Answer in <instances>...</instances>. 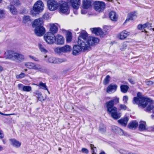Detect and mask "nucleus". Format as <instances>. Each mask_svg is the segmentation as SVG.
Masks as SVG:
<instances>
[{"mask_svg": "<svg viewBox=\"0 0 154 154\" xmlns=\"http://www.w3.org/2000/svg\"><path fill=\"white\" fill-rule=\"evenodd\" d=\"M5 11L2 9H0V18L5 17Z\"/></svg>", "mask_w": 154, "mask_h": 154, "instance_id": "nucleus-45", "label": "nucleus"}, {"mask_svg": "<svg viewBox=\"0 0 154 154\" xmlns=\"http://www.w3.org/2000/svg\"><path fill=\"white\" fill-rule=\"evenodd\" d=\"M106 105L107 112L109 113L112 111H115L117 108L114 106V104L112 103V101H109L106 103Z\"/></svg>", "mask_w": 154, "mask_h": 154, "instance_id": "nucleus-10", "label": "nucleus"}, {"mask_svg": "<svg viewBox=\"0 0 154 154\" xmlns=\"http://www.w3.org/2000/svg\"><path fill=\"white\" fill-rule=\"evenodd\" d=\"M10 11L14 15L17 14V9L13 5H11Z\"/></svg>", "mask_w": 154, "mask_h": 154, "instance_id": "nucleus-36", "label": "nucleus"}, {"mask_svg": "<svg viewBox=\"0 0 154 154\" xmlns=\"http://www.w3.org/2000/svg\"><path fill=\"white\" fill-rule=\"evenodd\" d=\"M117 86L116 85H110L107 88L106 91L108 93L115 92L116 90Z\"/></svg>", "mask_w": 154, "mask_h": 154, "instance_id": "nucleus-22", "label": "nucleus"}, {"mask_svg": "<svg viewBox=\"0 0 154 154\" xmlns=\"http://www.w3.org/2000/svg\"><path fill=\"white\" fill-rule=\"evenodd\" d=\"M110 78V76L109 75H107L106 76L103 82V84L104 85H106L109 83Z\"/></svg>", "mask_w": 154, "mask_h": 154, "instance_id": "nucleus-42", "label": "nucleus"}, {"mask_svg": "<svg viewBox=\"0 0 154 154\" xmlns=\"http://www.w3.org/2000/svg\"><path fill=\"white\" fill-rule=\"evenodd\" d=\"M29 57L30 58H31L32 59V60H33L34 61H39V60L38 58L34 56H33L31 55H29Z\"/></svg>", "mask_w": 154, "mask_h": 154, "instance_id": "nucleus-51", "label": "nucleus"}, {"mask_svg": "<svg viewBox=\"0 0 154 154\" xmlns=\"http://www.w3.org/2000/svg\"><path fill=\"white\" fill-rule=\"evenodd\" d=\"M137 28L138 29L140 30L143 29L142 25L139 24L138 25Z\"/></svg>", "mask_w": 154, "mask_h": 154, "instance_id": "nucleus-58", "label": "nucleus"}, {"mask_svg": "<svg viewBox=\"0 0 154 154\" xmlns=\"http://www.w3.org/2000/svg\"><path fill=\"white\" fill-rule=\"evenodd\" d=\"M44 38L45 41L49 44L54 43L56 40V38L54 34L51 32H48L45 34Z\"/></svg>", "mask_w": 154, "mask_h": 154, "instance_id": "nucleus-3", "label": "nucleus"}, {"mask_svg": "<svg viewBox=\"0 0 154 154\" xmlns=\"http://www.w3.org/2000/svg\"><path fill=\"white\" fill-rule=\"evenodd\" d=\"M105 7V3L102 2H95L94 3V8L97 11L102 12Z\"/></svg>", "mask_w": 154, "mask_h": 154, "instance_id": "nucleus-7", "label": "nucleus"}, {"mask_svg": "<svg viewBox=\"0 0 154 154\" xmlns=\"http://www.w3.org/2000/svg\"><path fill=\"white\" fill-rule=\"evenodd\" d=\"M72 7L75 9H78L80 4V0H71Z\"/></svg>", "mask_w": 154, "mask_h": 154, "instance_id": "nucleus-15", "label": "nucleus"}, {"mask_svg": "<svg viewBox=\"0 0 154 154\" xmlns=\"http://www.w3.org/2000/svg\"><path fill=\"white\" fill-rule=\"evenodd\" d=\"M135 16L136 15L135 13L131 12L129 14H128L127 18L125 23H126L130 20H133Z\"/></svg>", "mask_w": 154, "mask_h": 154, "instance_id": "nucleus-28", "label": "nucleus"}, {"mask_svg": "<svg viewBox=\"0 0 154 154\" xmlns=\"http://www.w3.org/2000/svg\"><path fill=\"white\" fill-rule=\"evenodd\" d=\"M112 131L116 134H118L120 135H122L124 134L123 130L117 126H114L111 128Z\"/></svg>", "mask_w": 154, "mask_h": 154, "instance_id": "nucleus-11", "label": "nucleus"}, {"mask_svg": "<svg viewBox=\"0 0 154 154\" xmlns=\"http://www.w3.org/2000/svg\"><path fill=\"white\" fill-rule=\"evenodd\" d=\"M99 131L102 133H105L106 130V128L105 125L102 123H101L100 125Z\"/></svg>", "mask_w": 154, "mask_h": 154, "instance_id": "nucleus-34", "label": "nucleus"}, {"mask_svg": "<svg viewBox=\"0 0 154 154\" xmlns=\"http://www.w3.org/2000/svg\"><path fill=\"white\" fill-rule=\"evenodd\" d=\"M62 52H67L70 51L71 50L70 46L67 45L62 47Z\"/></svg>", "mask_w": 154, "mask_h": 154, "instance_id": "nucleus-32", "label": "nucleus"}, {"mask_svg": "<svg viewBox=\"0 0 154 154\" xmlns=\"http://www.w3.org/2000/svg\"><path fill=\"white\" fill-rule=\"evenodd\" d=\"M35 69L42 73H47L48 72L46 67L39 64H36Z\"/></svg>", "mask_w": 154, "mask_h": 154, "instance_id": "nucleus-12", "label": "nucleus"}, {"mask_svg": "<svg viewBox=\"0 0 154 154\" xmlns=\"http://www.w3.org/2000/svg\"><path fill=\"white\" fill-rule=\"evenodd\" d=\"M138 126V123L136 121H133L130 123L128 125V127L131 129H135Z\"/></svg>", "mask_w": 154, "mask_h": 154, "instance_id": "nucleus-27", "label": "nucleus"}, {"mask_svg": "<svg viewBox=\"0 0 154 154\" xmlns=\"http://www.w3.org/2000/svg\"><path fill=\"white\" fill-rule=\"evenodd\" d=\"M32 19L29 16L24 15L23 18V22L26 23L28 22H31Z\"/></svg>", "mask_w": 154, "mask_h": 154, "instance_id": "nucleus-35", "label": "nucleus"}, {"mask_svg": "<svg viewBox=\"0 0 154 154\" xmlns=\"http://www.w3.org/2000/svg\"><path fill=\"white\" fill-rule=\"evenodd\" d=\"M90 29L92 33L95 34L97 35H100L101 36H102L103 34V33L100 28H91Z\"/></svg>", "mask_w": 154, "mask_h": 154, "instance_id": "nucleus-13", "label": "nucleus"}, {"mask_svg": "<svg viewBox=\"0 0 154 154\" xmlns=\"http://www.w3.org/2000/svg\"><path fill=\"white\" fill-rule=\"evenodd\" d=\"M115 111H111L109 113L111 115L112 117L114 119H117L121 117V115L117 112V109Z\"/></svg>", "mask_w": 154, "mask_h": 154, "instance_id": "nucleus-18", "label": "nucleus"}, {"mask_svg": "<svg viewBox=\"0 0 154 154\" xmlns=\"http://www.w3.org/2000/svg\"><path fill=\"white\" fill-rule=\"evenodd\" d=\"M120 110H125L127 108V106L125 104H120L119 105Z\"/></svg>", "mask_w": 154, "mask_h": 154, "instance_id": "nucleus-46", "label": "nucleus"}, {"mask_svg": "<svg viewBox=\"0 0 154 154\" xmlns=\"http://www.w3.org/2000/svg\"><path fill=\"white\" fill-rule=\"evenodd\" d=\"M130 32L126 30H124L121 32L118 37L121 39L123 40L126 38L127 36L130 35Z\"/></svg>", "mask_w": 154, "mask_h": 154, "instance_id": "nucleus-23", "label": "nucleus"}, {"mask_svg": "<svg viewBox=\"0 0 154 154\" xmlns=\"http://www.w3.org/2000/svg\"><path fill=\"white\" fill-rule=\"evenodd\" d=\"M153 82L152 81H148V82H146V85L150 86L152 85L153 84Z\"/></svg>", "mask_w": 154, "mask_h": 154, "instance_id": "nucleus-54", "label": "nucleus"}, {"mask_svg": "<svg viewBox=\"0 0 154 154\" xmlns=\"http://www.w3.org/2000/svg\"><path fill=\"white\" fill-rule=\"evenodd\" d=\"M38 48L40 51L44 53H46L48 51L44 47V46L40 44H39L38 45Z\"/></svg>", "mask_w": 154, "mask_h": 154, "instance_id": "nucleus-38", "label": "nucleus"}, {"mask_svg": "<svg viewBox=\"0 0 154 154\" xmlns=\"http://www.w3.org/2000/svg\"><path fill=\"white\" fill-rule=\"evenodd\" d=\"M129 88V87L128 85H122L120 86L121 91L123 93H126Z\"/></svg>", "mask_w": 154, "mask_h": 154, "instance_id": "nucleus-33", "label": "nucleus"}, {"mask_svg": "<svg viewBox=\"0 0 154 154\" xmlns=\"http://www.w3.org/2000/svg\"><path fill=\"white\" fill-rule=\"evenodd\" d=\"M143 29H144L146 27H147V23L143 25H142Z\"/></svg>", "mask_w": 154, "mask_h": 154, "instance_id": "nucleus-61", "label": "nucleus"}, {"mask_svg": "<svg viewBox=\"0 0 154 154\" xmlns=\"http://www.w3.org/2000/svg\"><path fill=\"white\" fill-rule=\"evenodd\" d=\"M24 86L23 84H19L18 85V89L22 91V88H23Z\"/></svg>", "mask_w": 154, "mask_h": 154, "instance_id": "nucleus-52", "label": "nucleus"}, {"mask_svg": "<svg viewBox=\"0 0 154 154\" xmlns=\"http://www.w3.org/2000/svg\"><path fill=\"white\" fill-rule=\"evenodd\" d=\"M129 82L132 84H134L135 83V82L133 80L131 79H128Z\"/></svg>", "mask_w": 154, "mask_h": 154, "instance_id": "nucleus-59", "label": "nucleus"}, {"mask_svg": "<svg viewBox=\"0 0 154 154\" xmlns=\"http://www.w3.org/2000/svg\"><path fill=\"white\" fill-rule=\"evenodd\" d=\"M62 47H57L55 49L54 51L58 53H60L62 52Z\"/></svg>", "mask_w": 154, "mask_h": 154, "instance_id": "nucleus-44", "label": "nucleus"}, {"mask_svg": "<svg viewBox=\"0 0 154 154\" xmlns=\"http://www.w3.org/2000/svg\"><path fill=\"white\" fill-rule=\"evenodd\" d=\"M57 37L56 40L57 44L59 45L63 44L64 42V38L63 36L60 35H58Z\"/></svg>", "mask_w": 154, "mask_h": 154, "instance_id": "nucleus-19", "label": "nucleus"}, {"mask_svg": "<svg viewBox=\"0 0 154 154\" xmlns=\"http://www.w3.org/2000/svg\"><path fill=\"white\" fill-rule=\"evenodd\" d=\"M26 75L23 73H22L19 75H17L16 76V77L17 79L19 78H22L24 77Z\"/></svg>", "mask_w": 154, "mask_h": 154, "instance_id": "nucleus-50", "label": "nucleus"}, {"mask_svg": "<svg viewBox=\"0 0 154 154\" xmlns=\"http://www.w3.org/2000/svg\"><path fill=\"white\" fill-rule=\"evenodd\" d=\"M91 6V0H84L83 1V8L87 9Z\"/></svg>", "mask_w": 154, "mask_h": 154, "instance_id": "nucleus-24", "label": "nucleus"}, {"mask_svg": "<svg viewBox=\"0 0 154 154\" xmlns=\"http://www.w3.org/2000/svg\"><path fill=\"white\" fill-rule=\"evenodd\" d=\"M4 134L2 131L0 130V139H2L4 137Z\"/></svg>", "mask_w": 154, "mask_h": 154, "instance_id": "nucleus-55", "label": "nucleus"}, {"mask_svg": "<svg viewBox=\"0 0 154 154\" xmlns=\"http://www.w3.org/2000/svg\"><path fill=\"white\" fill-rule=\"evenodd\" d=\"M11 5L18 6L20 4V2L19 0H12L11 2Z\"/></svg>", "mask_w": 154, "mask_h": 154, "instance_id": "nucleus-43", "label": "nucleus"}, {"mask_svg": "<svg viewBox=\"0 0 154 154\" xmlns=\"http://www.w3.org/2000/svg\"><path fill=\"white\" fill-rule=\"evenodd\" d=\"M25 65L26 67L29 69H35L36 64L32 62H27L26 63Z\"/></svg>", "mask_w": 154, "mask_h": 154, "instance_id": "nucleus-31", "label": "nucleus"}, {"mask_svg": "<svg viewBox=\"0 0 154 154\" xmlns=\"http://www.w3.org/2000/svg\"><path fill=\"white\" fill-rule=\"evenodd\" d=\"M154 106H153L152 105H149L148 106L146 107V109L147 111H149L152 110V111H153Z\"/></svg>", "mask_w": 154, "mask_h": 154, "instance_id": "nucleus-47", "label": "nucleus"}, {"mask_svg": "<svg viewBox=\"0 0 154 154\" xmlns=\"http://www.w3.org/2000/svg\"><path fill=\"white\" fill-rule=\"evenodd\" d=\"M128 120V118L127 117H125L119 120L118 122L121 125L125 127L126 126Z\"/></svg>", "mask_w": 154, "mask_h": 154, "instance_id": "nucleus-21", "label": "nucleus"}, {"mask_svg": "<svg viewBox=\"0 0 154 154\" xmlns=\"http://www.w3.org/2000/svg\"><path fill=\"white\" fill-rule=\"evenodd\" d=\"M60 12L62 13L68 14L69 13V10L68 3L64 2L60 5L59 8Z\"/></svg>", "mask_w": 154, "mask_h": 154, "instance_id": "nucleus-5", "label": "nucleus"}, {"mask_svg": "<svg viewBox=\"0 0 154 154\" xmlns=\"http://www.w3.org/2000/svg\"><path fill=\"white\" fill-rule=\"evenodd\" d=\"M139 123V129L140 131H142L146 130V122L144 121H141Z\"/></svg>", "mask_w": 154, "mask_h": 154, "instance_id": "nucleus-26", "label": "nucleus"}, {"mask_svg": "<svg viewBox=\"0 0 154 154\" xmlns=\"http://www.w3.org/2000/svg\"><path fill=\"white\" fill-rule=\"evenodd\" d=\"M98 38L92 36L88 37L85 31L81 32L79 36L78 45L74 46L72 54L74 55H78L82 50L84 51L88 50L91 46L96 45L99 42Z\"/></svg>", "mask_w": 154, "mask_h": 154, "instance_id": "nucleus-1", "label": "nucleus"}, {"mask_svg": "<svg viewBox=\"0 0 154 154\" xmlns=\"http://www.w3.org/2000/svg\"><path fill=\"white\" fill-rule=\"evenodd\" d=\"M72 40V33L70 32H68L66 34V40L67 42H70Z\"/></svg>", "mask_w": 154, "mask_h": 154, "instance_id": "nucleus-37", "label": "nucleus"}, {"mask_svg": "<svg viewBox=\"0 0 154 154\" xmlns=\"http://www.w3.org/2000/svg\"><path fill=\"white\" fill-rule=\"evenodd\" d=\"M148 102H146V103L142 100L141 99L137 97H134L133 98V103L136 104H139L143 108H144L146 106Z\"/></svg>", "mask_w": 154, "mask_h": 154, "instance_id": "nucleus-9", "label": "nucleus"}, {"mask_svg": "<svg viewBox=\"0 0 154 154\" xmlns=\"http://www.w3.org/2000/svg\"><path fill=\"white\" fill-rule=\"evenodd\" d=\"M82 151L83 152H84L86 154L88 153L89 152L88 150L87 149L85 148H82Z\"/></svg>", "mask_w": 154, "mask_h": 154, "instance_id": "nucleus-53", "label": "nucleus"}, {"mask_svg": "<svg viewBox=\"0 0 154 154\" xmlns=\"http://www.w3.org/2000/svg\"><path fill=\"white\" fill-rule=\"evenodd\" d=\"M31 90V87L29 86H24L22 88V91H23L29 92Z\"/></svg>", "mask_w": 154, "mask_h": 154, "instance_id": "nucleus-39", "label": "nucleus"}, {"mask_svg": "<svg viewBox=\"0 0 154 154\" xmlns=\"http://www.w3.org/2000/svg\"><path fill=\"white\" fill-rule=\"evenodd\" d=\"M50 31L51 33L54 34L57 33L58 31L57 27L54 24H50Z\"/></svg>", "mask_w": 154, "mask_h": 154, "instance_id": "nucleus-30", "label": "nucleus"}, {"mask_svg": "<svg viewBox=\"0 0 154 154\" xmlns=\"http://www.w3.org/2000/svg\"><path fill=\"white\" fill-rule=\"evenodd\" d=\"M43 22L42 18L36 19L33 23L32 26L33 27H36V26H43Z\"/></svg>", "mask_w": 154, "mask_h": 154, "instance_id": "nucleus-14", "label": "nucleus"}, {"mask_svg": "<svg viewBox=\"0 0 154 154\" xmlns=\"http://www.w3.org/2000/svg\"><path fill=\"white\" fill-rule=\"evenodd\" d=\"M33 95L38 100V101H42L44 100L43 96H42V93L39 91H36L33 93Z\"/></svg>", "mask_w": 154, "mask_h": 154, "instance_id": "nucleus-16", "label": "nucleus"}, {"mask_svg": "<svg viewBox=\"0 0 154 154\" xmlns=\"http://www.w3.org/2000/svg\"><path fill=\"white\" fill-rule=\"evenodd\" d=\"M109 16L110 19L114 21H116L117 20V17L116 15V12L114 11H111L109 14Z\"/></svg>", "mask_w": 154, "mask_h": 154, "instance_id": "nucleus-29", "label": "nucleus"}, {"mask_svg": "<svg viewBox=\"0 0 154 154\" xmlns=\"http://www.w3.org/2000/svg\"><path fill=\"white\" fill-rule=\"evenodd\" d=\"M3 68L2 66H0V72L3 71Z\"/></svg>", "mask_w": 154, "mask_h": 154, "instance_id": "nucleus-62", "label": "nucleus"}, {"mask_svg": "<svg viewBox=\"0 0 154 154\" xmlns=\"http://www.w3.org/2000/svg\"><path fill=\"white\" fill-rule=\"evenodd\" d=\"M5 57L17 63H20L24 61V57L22 54L11 50H8L4 54Z\"/></svg>", "mask_w": 154, "mask_h": 154, "instance_id": "nucleus-2", "label": "nucleus"}, {"mask_svg": "<svg viewBox=\"0 0 154 154\" xmlns=\"http://www.w3.org/2000/svg\"><path fill=\"white\" fill-rule=\"evenodd\" d=\"M119 152L121 154H128V152L123 149H120Z\"/></svg>", "mask_w": 154, "mask_h": 154, "instance_id": "nucleus-49", "label": "nucleus"}, {"mask_svg": "<svg viewBox=\"0 0 154 154\" xmlns=\"http://www.w3.org/2000/svg\"><path fill=\"white\" fill-rule=\"evenodd\" d=\"M119 98L117 97H114L113 99L109 101H112V103L114 105L116 104L119 103Z\"/></svg>", "mask_w": 154, "mask_h": 154, "instance_id": "nucleus-40", "label": "nucleus"}, {"mask_svg": "<svg viewBox=\"0 0 154 154\" xmlns=\"http://www.w3.org/2000/svg\"><path fill=\"white\" fill-rule=\"evenodd\" d=\"M28 11L25 9H23L22 10L21 12V14H26L28 12Z\"/></svg>", "mask_w": 154, "mask_h": 154, "instance_id": "nucleus-56", "label": "nucleus"}, {"mask_svg": "<svg viewBox=\"0 0 154 154\" xmlns=\"http://www.w3.org/2000/svg\"><path fill=\"white\" fill-rule=\"evenodd\" d=\"M6 140L5 139H2V141H3V142L4 144H5L6 143Z\"/></svg>", "mask_w": 154, "mask_h": 154, "instance_id": "nucleus-63", "label": "nucleus"}, {"mask_svg": "<svg viewBox=\"0 0 154 154\" xmlns=\"http://www.w3.org/2000/svg\"><path fill=\"white\" fill-rule=\"evenodd\" d=\"M147 28L149 29H151V27H152V24L150 23H147Z\"/></svg>", "mask_w": 154, "mask_h": 154, "instance_id": "nucleus-57", "label": "nucleus"}, {"mask_svg": "<svg viewBox=\"0 0 154 154\" xmlns=\"http://www.w3.org/2000/svg\"><path fill=\"white\" fill-rule=\"evenodd\" d=\"M90 146L91 147V149L92 150V152H93V151H94V148H96V147H94V145L92 144H90Z\"/></svg>", "mask_w": 154, "mask_h": 154, "instance_id": "nucleus-60", "label": "nucleus"}, {"mask_svg": "<svg viewBox=\"0 0 154 154\" xmlns=\"http://www.w3.org/2000/svg\"><path fill=\"white\" fill-rule=\"evenodd\" d=\"M38 86L39 87H41V88L43 89L48 91V88L45 83H44L42 82H40Z\"/></svg>", "mask_w": 154, "mask_h": 154, "instance_id": "nucleus-41", "label": "nucleus"}, {"mask_svg": "<svg viewBox=\"0 0 154 154\" xmlns=\"http://www.w3.org/2000/svg\"><path fill=\"white\" fill-rule=\"evenodd\" d=\"M48 60L49 62L53 63H60L63 62V60L62 59L59 58H56L54 57H50L49 58Z\"/></svg>", "mask_w": 154, "mask_h": 154, "instance_id": "nucleus-17", "label": "nucleus"}, {"mask_svg": "<svg viewBox=\"0 0 154 154\" xmlns=\"http://www.w3.org/2000/svg\"><path fill=\"white\" fill-rule=\"evenodd\" d=\"M35 28V32L37 36H41L45 32V29L43 26H36Z\"/></svg>", "mask_w": 154, "mask_h": 154, "instance_id": "nucleus-8", "label": "nucleus"}, {"mask_svg": "<svg viewBox=\"0 0 154 154\" xmlns=\"http://www.w3.org/2000/svg\"><path fill=\"white\" fill-rule=\"evenodd\" d=\"M137 96L140 99H141L145 103H146V102H148L149 103H151L153 102L149 98L143 97L141 95V93L140 92L137 93Z\"/></svg>", "mask_w": 154, "mask_h": 154, "instance_id": "nucleus-20", "label": "nucleus"}, {"mask_svg": "<svg viewBox=\"0 0 154 154\" xmlns=\"http://www.w3.org/2000/svg\"><path fill=\"white\" fill-rule=\"evenodd\" d=\"M128 99V97L127 95L124 96L123 97V101L125 103H127Z\"/></svg>", "mask_w": 154, "mask_h": 154, "instance_id": "nucleus-48", "label": "nucleus"}, {"mask_svg": "<svg viewBox=\"0 0 154 154\" xmlns=\"http://www.w3.org/2000/svg\"><path fill=\"white\" fill-rule=\"evenodd\" d=\"M47 5L50 11L56 10L58 7V2L54 0H48L47 1Z\"/></svg>", "mask_w": 154, "mask_h": 154, "instance_id": "nucleus-4", "label": "nucleus"}, {"mask_svg": "<svg viewBox=\"0 0 154 154\" xmlns=\"http://www.w3.org/2000/svg\"><path fill=\"white\" fill-rule=\"evenodd\" d=\"M10 140L11 142V144L15 147L18 148L21 145L20 142L15 139H10Z\"/></svg>", "mask_w": 154, "mask_h": 154, "instance_id": "nucleus-25", "label": "nucleus"}, {"mask_svg": "<svg viewBox=\"0 0 154 154\" xmlns=\"http://www.w3.org/2000/svg\"><path fill=\"white\" fill-rule=\"evenodd\" d=\"M44 4L41 1H37L35 4L33 9L35 12H40L43 9Z\"/></svg>", "mask_w": 154, "mask_h": 154, "instance_id": "nucleus-6", "label": "nucleus"}, {"mask_svg": "<svg viewBox=\"0 0 154 154\" xmlns=\"http://www.w3.org/2000/svg\"><path fill=\"white\" fill-rule=\"evenodd\" d=\"M67 70H65V71H63V74H65L67 72Z\"/></svg>", "mask_w": 154, "mask_h": 154, "instance_id": "nucleus-64", "label": "nucleus"}]
</instances>
